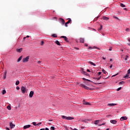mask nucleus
Returning <instances> with one entry per match:
<instances>
[{
  "mask_svg": "<svg viewBox=\"0 0 130 130\" xmlns=\"http://www.w3.org/2000/svg\"><path fill=\"white\" fill-rule=\"evenodd\" d=\"M21 91L22 94H25V93H26V87H25L24 86H22L21 87Z\"/></svg>",
  "mask_w": 130,
  "mask_h": 130,
  "instance_id": "4",
  "label": "nucleus"
},
{
  "mask_svg": "<svg viewBox=\"0 0 130 130\" xmlns=\"http://www.w3.org/2000/svg\"><path fill=\"white\" fill-rule=\"evenodd\" d=\"M110 122L111 123H113V124H115L117 122V121L115 120H111Z\"/></svg>",
  "mask_w": 130,
  "mask_h": 130,
  "instance_id": "10",
  "label": "nucleus"
},
{
  "mask_svg": "<svg viewBox=\"0 0 130 130\" xmlns=\"http://www.w3.org/2000/svg\"><path fill=\"white\" fill-rule=\"evenodd\" d=\"M83 104L85 105H91V104L90 103L85 102V101H83Z\"/></svg>",
  "mask_w": 130,
  "mask_h": 130,
  "instance_id": "11",
  "label": "nucleus"
},
{
  "mask_svg": "<svg viewBox=\"0 0 130 130\" xmlns=\"http://www.w3.org/2000/svg\"><path fill=\"white\" fill-rule=\"evenodd\" d=\"M120 90H121V87H119V88L117 89V91H120Z\"/></svg>",
  "mask_w": 130,
  "mask_h": 130,
  "instance_id": "39",
  "label": "nucleus"
},
{
  "mask_svg": "<svg viewBox=\"0 0 130 130\" xmlns=\"http://www.w3.org/2000/svg\"><path fill=\"white\" fill-rule=\"evenodd\" d=\"M38 63H39V64L41 63V61H38Z\"/></svg>",
  "mask_w": 130,
  "mask_h": 130,
  "instance_id": "46",
  "label": "nucleus"
},
{
  "mask_svg": "<svg viewBox=\"0 0 130 130\" xmlns=\"http://www.w3.org/2000/svg\"><path fill=\"white\" fill-rule=\"evenodd\" d=\"M33 95H34V92L33 91H31L29 93V98H32V97H33Z\"/></svg>",
  "mask_w": 130,
  "mask_h": 130,
  "instance_id": "7",
  "label": "nucleus"
},
{
  "mask_svg": "<svg viewBox=\"0 0 130 130\" xmlns=\"http://www.w3.org/2000/svg\"><path fill=\"white\" fill-rule=\"evenodd\" d=\"M55 43H56V44H57V45H59V46H60V43L59 42V41H56L55 42Z\"/></svg>",
  "mask_w": 130,
  "mask_h": 130,
  "instance_id": "19",
  "label": "nucleus"
},
{
  "mask_svg": "<svg viewBox=\"0 0 130 130\" xmlns=\"http://www.w3.org/2000/svg\"><path fill=\"white\" fill-rule=\"evenodd\" d=\"M86 81H88V82H91V80H90L89 79H86Z\"/></svg>",
  "mask_w": 130,
  "mask_h": 130,
  "instance_id": "54",
  "label": "nucleus"
},
{
  "mask_svg": "<svg viewBox=\"0 0 130 130\" xmlns=\"http://www.w3.org/2000/svg\"><path fill=\"white\" fill-rule=\"evenodd\" d=\"M6 78H7V71H6V72L4 73V77H3V79H4V80H6Z\"/></svg>",
  "mask_w": 130,
  "mask_h": 130,
  "instance_id": "18",
  "label": "nucleus"
},
{
  "mask_svg": "<svg viewBox=\"0 0 130 130\" xmlns=\"http://www.w3.org/2000/svg\"><path fill=\"white\" fill-rule=\"evenodd\" d=\"M6 93H7V91H6V90H3V92H2V94L3 95H5V94H6Z\"/></svg>",
  "mask_w": 130,
  "mask_h": 130,
  "instance_id": "28",
  "label": "nucleus"
},
{
  "mask_svg": "<svg viewBox=\"0 0 130 130\" xmlns=\"http://www.w3.org/2000/svg\"><path fill=\"white\" fill-rule=\"evenodd\" d=\"M110 61H112V59H110Z\"/></svg>",
  "mask_w": 130,
  "mask_h": 130,
  "instance_id": "61",
  "label": "nucleus"
},
{
  "mask_svg": "<svg viewBox=\"0 0 130 130\" xmlns=\"http://www.w3.org/2000/svg\"><path fill=\"white\" fill-rule=\"evenodd\" d=\"M128 44V45H129V46L130 47V44Z\"/></svg>",
  "mask_w": 130,
  "mask_h": 130,
  "instance_id": "63",
  "label": "nucleus"
},
{
  "mask_svg": "<svg viewBox=\"0 0 130 130\" xmlns=\"http://www.w3.org/2000/svg\"><path fill=\"white\" fill-rule=\"evenodd\" d=\"M31 126L30 125H26L23 126V129H26V128H29Z\"/></svg>",
  "mask_w": 130,
  "mask_h": 130,
  "instance_id": "13",
  "label": "nucleus"
},
{
  "mask_svg": "<svg viewBox=\"0 0 130 130\" xmlns=\"http://www.w3.org/2000/svg\"><path fill=\"white\" fill-rule=\"evenodd\" d=\"M128 74H130V69L127 71Z\"/></svg>",
  "mask_w": 130,
  "mask_h": 130,
  "instance_id": "45",
  "label": "nucleus"
},
{
  "mask_svg": "<svg viewBox=\"0 0 130 130\" xmlns=\"http://www.w3.org/2000/svg\"><path fill=\"white\" fill-rule=\"evenodd\" d=\"M113 18H114V19H116L117 20H119V19L118 18V17L115 16V15L113 16Z\"/></svg>",
  "mask_w": 130,
  "mask_h": 130,
  "instance_id": "32",
  "label": "nucleus"
},
{
  "mask_svg": "<svg viewBox=\"0 0 130 130\" xmlns=\"http://www.w3.org/2000/svg\"><path fill=\"white\" fill-rule=\"evenodd\" d=\"M99 120H96L94 121V124H98Z\"/></svg>",
  "mask_w": 130,
  "mask_h": 130,
  "instance_id": "31",
  "label": "nucleus"
},
{
  "mask_svg": "<svg viewBox=\"0 0 130 130\" xmlns=\"http://www.w3.org/2000/svg\"><path fill=\"white\" fill-rule=\"evenodd\" d=\"M64 26L65 27H68V23H67V22L65 23Z\"/></svg>",
  "mask_w": 130,
  "mask_h": 130,
  "instance_id": "43",
  "label": "nucleus"
},
{
  "mask_svg": "<svg viewBox=\"0 0 130 130\" xmlns=\"http://www.w3.org/2000/svg\"><path fill=\"white\" fill-rule=\"evenodd\" d=\"M42 122H40V123H38V124H37V125H40V124H41Z\"/></svg>",
  "mask_w": 130,
  "mask_h": 130,
  "instance_id": "42",
  "label": "nucleus"
},
{
  "mask_svg": "<svg viewBox=\"0 0 130 130\" xmlns=\"http://www.w3.org/2000/svg\"><path fill=\"white\" fill-rule=\"evenodd\" d=\"M29 58H30V56H27L26 57L22 59V62H28L29 61Z\"/></svg>",
  "mask_w": 130,
  "mask_h": 130,
  "instance_id": "3",
  "label": "nucleus"
},
{
  "mask_svg": "<svg viewBox=\"0 0 130 130\" xmlns=\"http://www.w3.org/2000/svg\"><path fill=\"white\" fill-rule=\"evenodd\" d=\"M22 51H23V48H22L16 49L17 52H19V53H21V52H22Z\"/></svg>",
  "mask_w": 130,
  "mask_h": 130,
  "instance_id": "8",
  "label": "nucleus"
},
{
  "mask_svg": "<svg viewBox=\"0 0 130 130\" xmlns=\"http://www.w3.org/2000/svg\"><path fill=\"white\" fill-rule=\"evenodd\" d=\"M37 123H36V122H32L33 125H35V126L37 125Z\"/></svg>",
  "mask_w": 130,
  "mask_h": 130,
  "instance_id": "35",
  "label": "nucleus"
},
{
  "mask_svg": "<svg viewBox=\"0 0 130 130\" xmlns=\"http://www.w3.org/2000/svg\"><path fill=\"white\" fill-rule=\"evenodd\" d=\"M120 6L121 7V8H125V5L122 3H121Z\"/></svg>",
  "mask_w": 130,
  "mask_h": 130,
  "instance_id": "22",
  "label": "nucleus"
},
{
  "mask_svg": "<svg viewBox=\"0 0 130 130\" xmlns=\"http://www.w3.org/2000/svg\"><path fill=\"white\" fill-rule=\"evenodd\" d=\"M84 75H85L86 76H89V74H88L87 72H85V74Z\"/></svg>",
  "mask_w": 130,
  "mask_h": 130,
  "instance_id": "44",
  "label": "nucleus"
},
{
  "mask_svg": "<svg viewBox=\"0 0 130 130\" xmlns=\"http://www.w3.org/2000/svg\"><path fill=\"white\" fill-rule=\"evenodd\" d=\"M7 109H8V110H11V106L8 105L7 106Z\"/></svg>",
  "mask_w": 130,
  "mask_h": 130,
  "instance_id": "30",
  "label": "nucleus"
},
{
  "mask_svg": "<svg viewBox=\"0 0 130 130\" xmlns=\"http://www.w3.org/2000/svg\"><path fill=\"white\" fill-rule=\"evenodd\" d=\"M62 118L63 119H67V120H72L73 119H75V118L71 116L67 117L66 116H61Z\"/></svg>",
  "mask_w": 130,
  "mask_h": 130,
  "instance_id": "1",
  "label": "nucleus"
},
{
  "mask_svg": "<svg viewBox=\"0 0 130 130\" xmlns=\"http://www.w3.org/2000/svg\"><path fill=\"white\" fill-rule=\"evenodd\" d=\"M92 47H89V48H88V49H92Z\"/></svg>",
  "mask_w": 130,
  "mask_h": 130,
  "instance_id": "51",
  "label": "nucleus"
},
{
  "mask_svg": "<svg viewBox=\"0 0 130 130\" xmlns=\"http://www.w3.org/2000/svg\"><path fill=\"white\" fill-rule=\"evenodd\" d=\"M99 18V16H98L96 18V19L95 20V21H96V20H98V19Z\"/></svg>",
  "mask_w": 130,
  "mask_h": 130,
  "instance_id": "49",
  "label": "nucleus"
},
{
  "mask_svg": "<svg viewBox=\"0 0 130 130\" xmlns=\"http://www.w3.org/2000/svg\"><path fill=\"white\" fill-rule=\"evenodd\" d=\"M19 84H20V81H19V80L16 81V82L15 83V85L16 86H18V85H19Z\"/></svg>",
  "mask_w": 130,
  "mask_h": 130,
  "instance_id": "24",
  "label": "nucleus"
},
{
  "mask_svg": "<svg viewBox=\"0 0 130 130\" xmlns=\"http://www.w3.org/2000/svg\"><path fill=\"white\" fill-rule=\"evenodd\" d=\"M102 19H103L105 21H108V20H109V17H107L106 16H104V17H103Z\"/></svg>",
  "mask_w": 130,
  "mask_h": 130,
  "instance_id": "14",
  "label": "nucleus"
},
{
  "mask_svg": "<svg viewBox=\"0 0 130 130\" xmlns=\"http://www.w3.org/2000/svg\"><path fill=\"white\" fill-rule=\"evenodd\" d=\"M110 69H111V68H112V64H111L110 66Z\"/></svg>",
  "mask_w": 130,
  "mask_h": 130,
  "instance_id": "55",
  "label": "nucleus"
},
{
  "mask_svg": "<svg viewBox=\"0 0 130 130\" xmlns=\"http://www.w3.org/2000/svg\"><path fill=\"white\" fill-rule=\"evenodd\" d=\"M6 129H7V130H10V128L7 127V128H6Z\"/></svg>",
  "mask_w": 130,
  "mask_h": 130,
  "instance_id": "58",
  "label": "nucleus"
},
{
  "mask_svg": "<svg viewBox=\"0 0 130 130\" xmlns=\"http://www.w3.org/2000/svg\"><path fill=\"white\" fill-rule=\"evenodd\" d=\"M98 75H99V76H100V75H101V72H99Z\"/></svg>",
  "mask_w": 130,
  "mask_h": 130,
  "instance_id": "50",
  "label": "nucleus"
},
{
  "mask_svg": "<svg viewBox=\"0 0 130 130\" xmlns=\"http://www.w3.org/2000/svg\"><path fill=\"white\" fill-rule=\"evenodd\" d=\"M128 77H129V73H127V74L126 75V76H125L124 77V78H128Z\"/></svg>",
  "mask_w": 130,
  "mask_h": 130,
  "instance_id": "27",
  "label": "nucleus"
},
{
  "mask_svg": "<svg viewBox=\"0 0 130 130\" xmlns=\"http://www.w3.org/2000/svg\"><path fill=\"white\" fill-rule=\"evenodd\" d=\"M127 58H128V55H125V62L127 63Z\"/></svg>",
  "mask_w": 130,
  "mask_h": 130,
  "instance_id": "21",
  "label": "nucleus"
},
{
  "mask_svg": "<svg viewBox=\"0 0 130 130\" xmlns=\"http://www.w3.org/2000/svg\"><path fill=\"white\" fill-rule=\"evenodd\" d=\"M126 119H127V117H126V116H123L120 118V120H121V121H123V120H126Z\"/></svg>",
  "mask_w": 130,
  "mask_h": 130,
  "instance_id": "5",
  "label": "nucleus"
},
{
  "mask_svg": "<svg viewBox=\"0 0 130 130\" xmlns=\"http://www.w3.org/2000/svg\"><path fill=\"white\" fill-rule=\"evenodd\" d=\"M29 37H30V36H27L26 37V38H29Z\"/></svg>",
  "mask_w": 130,
  "mask_h": 130,
  "instance_id": "57",
  "label": "nucleus"
},
{
  "mask_svg": "<svg viewBox=\"0 0 130 130\" xmlns=\"http://www.w3.org/2000/svg\"><path fill=\"white\" fill-rule=\"evenodd\" d=\"M10 128H14V127H15V124H14L12 122H10Z\"/></svg>",
  "mask_w": 130,
  "mask_h": 130,
  "instance_id": "6",
  "label": "nucleus"
},
{
  "mask_svg": "<svg viewBox=\"0 0 130 130\" xmlns=\"http://www.w3.org/2000/svg\"><path fill=\"white\" fill-rule=\"evenodd\" d=\"M50 129L54 130L55 129V128L54 126H51Z\"/></svg>",
  "mask_w": 130,
  "mask_h": 130,
  "instance_id": "38",
  "label": "nucleus"
},
{
  "mask_svg": "<svg viewBox=\"0 0 130 130\" xmlns=\"http://www.w3.org/2000/svg\"><path fill=\"white\" fill-rule=\"evenodd\" d=\"M128 30V28H126V31H127Z\"/></svg>",
  "mask_w": 130,
  "mask_h": 130,
  "instance_id": "62",
  "label": "nucleus"
},
{
  "mask_svg": "<svg viewBox=\"0 0 130 130\" xmlns=\"http://www.w3.org/2000/svg\"><path fill=\"white\" fill-rule=\"evenodd\" d=\"M61 38H63V39L66 41V42H69V40H68V38L66 36H61Z\"/></svg>",
  "mask_w": 130,
  "mask_h": 130,
  "instance_id": "9",
  "label": "nucleus"
},
{
  "mask_svg": "<svg viewBox=\"0 0 130 130\" xmlns=\"http://www.w3.org/2000/svg\"><path fill=\"white\" fill-rule=\"evenodd\" d=\"M88 63H90V64H91V66H93L94 67L96 66V64H95V63H94L92 61H88Z\"/></svg>",
  "mask_w": 130,
  "mask_h": 130,
  "instance_id": "17",
  "label": "nucleus"
},
{
  "mask_svg": "<svg viewBox=\"0 0 130 130\" xmlns=\"http://www.w3.org/2000/svg\"><path fill=\"white\" fill-rule=\"evenodd\" d=\"M71 22H72V19H71V18L69 19V20L68 22H67V24H70V23H71Z\"/></svg>",
  "mask_w": 130,
  "mask_h": 130,
  "instance_id": "25",
  "label": "nucleus"
},
{
  "mask_svg": "<svg viewBox=\"0 0 130 130\" xmlns=\"http://www.w3.org/2000/svg\"><path fill=\"white\" fill-rule=\"evenodd\" d=\"M102 72L103 73H104V74H106V71H105L104 69H102Z\"/></svg>",
  "mask_w": 130,
  "mask_h": 130,
  "instance_id": "37",
  "label": "nucleus"
},
{
  "mask_svg": "<svg viewBox=\"0 0 130 130\" xmlns=\"http://www.w3.org/2000/svg\"><path fill=\"white\" fill-rule=\"evenodd\" d=\"M87 72H90V70L87 69Z\"/></svg>",
  "mask_w": 130,
  "mask_h": 130,
  "instance_id": "56",
  "label": "nucleus"
},
{
  "mask_svg": "<svg viewBox=\"0 0 130 130\" xmlns=\"http://www.w3.org/2000/svg\"><path fill=\"white\" fill-rule=\"evenodd\" d=\"M95 84H98V85H100V84H102V83H95Z\"/></svg>",
  "mask_w": 130,
  "mask_h": 130,
  "instance_id": "52",
  "label": "nucleus"
},
{
  "mask_svg": "<svg viewBox=\"0 0 130 130\" xmlns=\"http://www.w3.org/2000/svg\"><path fill=\"white\" fill-rule=\"evenodd\" d=\"M60 21L63 25H64V24L66 23V22L64 21V19L62 18H60Z\"/></svg>",
  "mask_w": 130,
  "mask_h": 130,
  "instance_id": "12",
  "label": "nucleus"
},
{
  "mask_svg": "<svg viewBox=\"0 0 130 130\" xmlns=\"http://www.w3.org/2000/svg\"><path fill=\"white\" fill-rule=\"evenodd\" d=\"M52 37H53L54 38H57V35H56V34H53L52 35Z\"/></svg>",
  "mask_w": 130,
  "mask_h": 130,
  "instance_id": "23",
  "label": "nucleus"
},
{
  "mask_svg": "<svg viewBox=\"0 0 130 130\" xmlns=\"http://www.w3.org/2000/svg\"><path fill=\"white\" fill-rule=\"evenodd\" d=\"M83 80H85V81H87V79H86L85 78H83Z\"/></svg>",
  "mask_w": 130,
  "mask_h": 130,
  "instance_id": "53",
  "label": "nucleus"
},
{
  "mask_svg": "<svg viewBox=\"0 0 130 130\" xmlns=\"http://www.w3.org/2000/svg\"><path fill=\"white\" fill-rule=\"evenodd\" d=\"M16 89L17 90H20V87L19 86L16 87Z\"/></svg>",
  "mask_w": 130,
  "mask_h": 130,
  "instance_id": "41",
  "label": "nucleus"
},
{
  "mask_svg": "<svg viewBox=\"0 0 130 130\" xmlns=\"http://www.w3.org/2000/svg\"><path fill=\"white\" fill-rule=\"evenodd\" d=\"M76 49H77V50H79V48H76Z\"/></svg>",
  "mask_w": 130,
  "mask_h": 130,
  "instance_id": "60",
  "label": "nucleus"
},
{
  "mask_svg": "<svg viewBox=\"0 0 130 130\" xmlns=\"http://www.w3.org/2000/svg\"><path fill=\"white\" fill-rule=\"evenodd\" d=\"M106 130H109V128H107V129H106Z\"/></svg>",
  "mask_w": 130,
  "mask_h": 130,
  "instance_id": "64",
  "label": "nucleus"
},
{
  "mask_svg": "<svg viewBox=\"0 0 130 130\" xmlns=\"http://www.w3.org/2000/svg\"><path fill=\"white\" fill-rule=\"evenodd\" d=\"M104 124H105V123H103V124L100 125V126H101V125H104Z\"/></svg>",
  "mask_w": 130,
  "mask_h": 130,
  "instance_id": "48",
  "label": "nucleus"
},
{
  "mask_svg": "<svg viewBox=\"0 0 130 130\" xmlns=\"http://www.w3.org/2000/svg\"><path fill=\"white\" fill-rule=\"evenodd\" d=\"M124 84V81H121L119 83V85H123Z\"/></svg>",
  "mask_w": 130,
  "mask_h": 130,
  "instance_id": "29",
  "label": "nucleus"
},
{
  "mask_svg": "<svg viewBox=\"0 0 130 130\" xmlns=\"http://www.w3.org/2000/svg\"><path fill=\"white\" fill-rule=\"evenodd\" d=\"M103 59H104V60H105V59H106V58L104 57V56H103Z\"/></svg>",
  "mask_w": 130,
  "mask_h": 130,
  "instance_id": "47",
  "label": "nucleus"
},
{
  "mask_svg": "<svg viewBox=\"0 0 130 130\" xmlns=\"http://www.w3.org/2000/svg\"><path fill=\"white\" fill-rule=\"evenodd\" d=\"M102 76H100V77L98 78H96V77H94L93 79L94 80H98V81H99V80H100V79H101Z\"/></svg>",
  "mask_w": 130,
  "mask_h": 130,
  "instance_id": "20",
  "label": "nucleus"
},
{
  "mask_svg": "<svg viewBox=\"0 0 130 130\" xmlns=\"http://www.w3.org/2000/svg\"><path fill=\"white\" fill-rule=\"evenodd\" d=\"M117 75H118V74H117L116 75H113L112 77H115V76H117Z\"/></svg>",
  "mask_w": 130,
  "mask_h": 130,
  "instance_id": "59",
  "label": "nucleus"
},
{
  "mask_svg": "<svg viewBox=\"0 0 130 130\" xmlns=\"http://www.w3.org/2000/svg\"><path fill=\"white\" fill-rule=\"evenodd\" d=\"M103 27V26H102V25H100V28L99 29V31H100L101 30H102V28Z\"/></svg>",
  "mask_w": 130,
  "mask_h": 130,
  "instance_id": "33",
  "label": "nucleus"
},
{
  "mask_svg": "<svg viewBox=\"0 0 130 130\" xmlns=\"http://www.w3.org/2000/svg\"><path fill=\"white\" fill-rule=\"evenodd\" d=\"M80 42L81 43H84V39H83V38H81L80 39Z\"/></svg>",
  "mask_w": 130,
  "mask_h": 130,
  "instance_id": "26",
  "label": "nucleus"
},
{
  "mask_svg": "<svg viewBox=\"0 0 130 130\" xmlns=\"http://www.w3.org/2000/svg\"><path fill=\"white\" fill-rule=\"evenodd\" d=\"M43 44H44V42L43 41H42L41 42V46H43Z\"/></svg>",
  "mask_w": 130,
  "mask_h": 130,
  "instance_id": "36",
  "label": "nucleus"
},
{
  "mask_svg": "<svg viewBox=\"0 0 130 130\" xmlns=\"http://www.w3.org/2000/svg\"><path fill=\"white\" fill-rule=\"evenodd\" d=\"M82 73L83 74V75H85L86 74V72L82 71Z\"/></svg>",
  "mask_w": 130,
  "mask_h": 130,
  "instance_id": "40",
  "label": "nucleus"
},
{
  "mask_svg": "<svg viewBox=\"0 0 130 130\" xmlns=\"http://www.w3.org/2000/svg\"><path fill=\"white\" fill-rule=\"evenodd\" d=\"M40 130H49V129L47 127H46L45 129V128H42V129H40Z\"/></svg>",
  "mask_w": 130,
  "mask_h": 130,
  "instance_id": "34",
  "label": "nucleus"
},
{
  "mask_svg": "<svg viewBox=\"0 0 130 130\" xmlns=\"http://www.w3.org/2000/svg\"><path fill=\"white\" fill-rule=\"evenodd\" d=\"M116 105V104H108V106H110V107H111L112 106H115Z\"/></svg>",
  "mask_w": 130,
  "mask_h": 130,
  "instance_id": "15",
  "label": "nucleus"
},
{
  "mask_svg": "<svg viewBox=\"0 0 130 130\" xmlns=\"http://www.w3.org/2000/svg\"><path fill=\"white\" fill-rule=\"evenodd\" d=\"M22 58H23V56H21L17 60V62H20L21 60H22Z\"/></svg>",
  "mask_w": 130,
  "mask_h": 130,
  "instance_id": "16",
  "label": "nucleus"
},
{
  "mask_svg": "<svg viewBox=\"0 0 130 130\" xmlns=\"http://www.w3.org/2000/svg\"><path fill=\"white\" fill-rule=\"evenodd\" d=\"M79 86H80V87H82V88H84V89H85L86 90H89L90 91H91L92 88L88 87V86L83 84H80L79 85Z\"/></svg>",
  "mask_w": 130,
  "mask_h": 130,
  "instance_id": "2",
  "label": "nucleus"
}]
</instances>
